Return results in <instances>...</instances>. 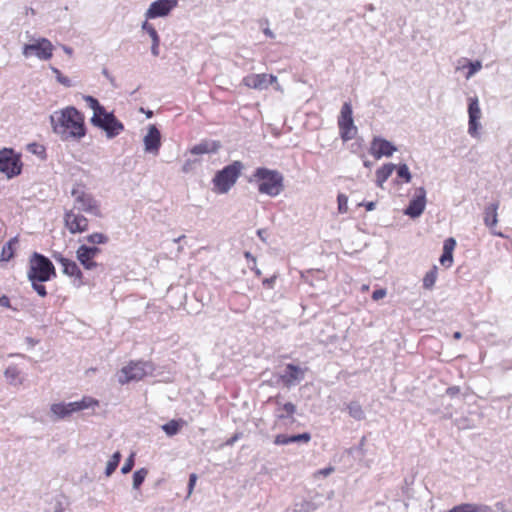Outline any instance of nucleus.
Instances as JSON below:
<instances>
[{"label":"nucleus","mask_w":512,"mask_h":512,"mask_svg":"<svg viewBox=\"0 0 512 512\" xmlns=\"http://www.w3.org/2000/svg\"><path fill=\"white\" fill-rule=\"evenodd\" d=\"M57 114L54 130L66 138L81 139L86 134L85 117L73 106L63 108Z\"/></svg>","instance_id":"obj_1"},{"label":"nucleus","mask_w":512,"mask_h":512,"mask_svg":"<svg viewBox=\"0 0 512 512\" xmlns=\"http://www.w3.org/2000/svg\"><path fill=\"white\" fill-rule=\"evenodd\" d=\"M83 98L93 110L91 123L105 131L108 138H114L124 130L123 123L116 118L113 112H107L96 98L90 95H86Z\"/></svg>","instance_id":"obj_2"},{"label":"nucleus","mask_w":512,"mask_h":512,"mask_svg":"<svg viewBox=\"0 0 512 512\" xmlns=\"http://www.w3.org/2000/svg\"><path fill=\"white\" fill-rule=\"evenodd\" d=\"M250 182L257 184V190L260 194L270 197L280 195L284 190V176L278 170L266 167H258L253 172Z\"/></svg>","instance_id":"obj_3"},{"label":"nucleus","mask_w":512,"mask_h":512,"mask_svg":"<svg viewBox=\"0 0 512 512\" xmlns=\"http://www.w3.org/2000/svg\"><path fill=\"white\" fill-rule=\"evenodd\" d=\"M243 164L240 161H234L218 171L213 180V190L217 194L227 193L237 182L241 175Z\"/></svg>","instance_id":"obj_4"},{"label":"nucleus","mask_w":512,"mask_h":512,"mask_svg":"<svg viewBox=\"0 0 512 512\" xmlns=\"http://www.w3.org/2000/svg\"><path fill=\"white\" fill-rule=\"evenodd\" d=\"M71 195L74 198L73 208L91 214L95 217H102L99 201L87 191L84 184L76 183L71 190Z\"/></svg>","instance_id":"obj_5"},{"label":"nucleus","mask_w":512,"mask_h":512,"mask_svg":"<svg viewBox=\"0 0 512 512\" xmlns=\"http://www.w3.org/2000/svg\"><path fill=\"white\" fill-rule=\"evenodd\" d=\"M27 277L29 280L49 281L56 277V270L49 258L35 252L29 259Z\"/></svg>","instance_id":"obj_6"},{"label":"nucleus","mask_w":512,"mask_h":512,"mask_svg":"<svg viewBox=\"0 0 512 512\" xmlns=\"http://www.w3.org/2000/svg\"><path fill=\"white\" fill-rule=\"evenodd\" d=\"M82 212L83 211L75 208L66 209L64 211V227L72 235L83 234L89 231L90 221Z\"/></svg>","instance_id":"obj_7"},{"label":"nucleus","mask_w":512,"mask_h":512,"mask_svg":"<svg viewBox=\"0 0 512 512\" xmlns=\"http://www.w3.org/2000/svg\"><path fill=\"white\" fill-rule=\"evenodd\" d=\"M22 162L20 154L11 148L0 150V172L8 178L18 176L22 171Z\"/></svg>","instance_id":"obj_8"},{"label":"nucleus","mask_w":512,"mask_h":512,"mask_svg":"<svg viewBox=\"0 0 512 512\" xmlns=\"http://www.w3.org/2000/svg\"><path fill=\"white\" fill-rule=\"evenodd\" d=\"M338 127L343 141L351 140L357 134V127L354 125L352 106L349 102L342 105L338 117Z\"/></svg>","instance_id":"obj_9"},{"label":"nucleus","mask_w":512,"mask_h":512,"mask_svg":"<svg viewBox=\"0 0 512 512\" xmlns=\"http://www.w3.org/2000/svg\"><path fill=\"white\" fill-rule=\"evenodd\" d=\"M148 362L145 361H130L124 366L118 375V382L121 385L127 384L131 381H140L147 375Z\"/></svg>","instance_id":"obj_10"},{"label":"nucleus","mask_w":512,"mask_h":512,"mask_svg":"<svg viewBox=\"0 0 512 512\" xmlns=\"http://www.w3.org/2000/svg\"><path fill=\"white\" fill-rule=\"evenodd\" d=\"M54 46L47 38H39L32 44H25L23 47V55L30 57L35 55L40 60H49L53 56Z\"/></svg>","instance_id":"obj_11"},{"label":"nucleus","mask_w":512,"mask_h":512,"mask_svg":"<svg viewBox=\"0 0 512 512\" xmlns=\"http://www.w3.org/2000/svg\"><path fill=\"white\" fill-rule=\"evenodd\" d=\"M101 253V249L97 246H88L81 244L76 250V258L86 270H94L98 267L95 258Z\"/></svg>","instance_id":"obj_12"},{"label":"nucleus","mask_w":512,"mask_h":512,"mask_svg":"<svg viewBox=\"0 0 512 512\" xmlns=\"http://www.w3.org/2000/svg\"><path fill=\"white\" fill-rule=\"evenodd\" d=\"M277 82V77L272 74H250L243 78L242 83L250 89L263 90Z\"/></svg>","instance_id":"obj_13"},{"label":"nucleus","mask_w":512,"mask_h":512,"mask_svg":"<svg viewBox=\"0 0 512 512\" xmlns=\"http://www.w3.org/2000/svg\"><path fill=\"white\" fill-rule=\"evenodd\" d=\"M177 0H157L151 3L145 13L146 19H154L157 17L167 16L176 6Z\"/></svg>","instance_id":"obj_14"},{"label":"nucleus","mask_w":512,"mask_h":512,"mask_svg":"<svg viewBox=\"0 0 512 512\" xmlns=\"http://www.w3.org/2000/svg\"><path fill=\"white\" fill-rule=\"evenodd\" d=\"M468 104V132L471 136H478V130L480 128L479 120L482 116L481 109L479 106V100L477 97H470Z\"/></svg>","instance_id":"obj_15"},{"label":"nucleus","mask_w":512,"mask_h":512,"mask_svg":"<svg viewBox=\"0 0 512 512\" xmlns=\"http://www.w3.org/2000/svg\"><path fill=\"white\" fill-rule=\"evenodd\" d=\"M397 148L388 140L381 137H374L370 143L369 153L375 158L390 157Z\"/></svg>","instance_id":"obj_16"},{"label":"nucleus","mask_w":512,"mask_h":512,"mask_svg":"<svg viewBox=\"0 0 512 512\" xmlns=\"http://www.w3.org/2000/svg\"><path fill=\"white\" fill-rule=\"evenodd\" d=\"M426 206V192L424 188H418L416 191V195L410 201L408 207L405 210V214L409 215L412 218L419 217Z\"/></svg>","instance_id":"obj_17"},{"label":"nucleus","mask_w":512,"mask_h":512,"mask_svg":"<svg viewBox=\"0 0 512 512\" xmlns=\"http://www.w3.org/2000/svg\"><path fill=\"white\" fill-rule=\"evenodd\" d=\"M145 150L158 154L161 146V134L156 126L151 125L148 129L147 135L144 137Z\"/></svg>","instance_id":"obj_18"},{"label":"nucleus","mask_w":512,"mask_h":512,"mask_svg":"<svg viewBox=\"0 0 512 512\" xmlns=\"http://www.w3.org/2000/svg\"><path fill=\"white\" fill-rule=\"evenodd\" d=\"M305 370L297 365L287 364L285 374L281 375L280 379L285 386L290 387L304 378Z\"/></svg>","instance_id":"obj_19"},{"label":"nucleus","mask_w":512,"mask_h":512,"mask_svg":"<svg viewBox=\"0 0 512 512\" xmlns=\"http://www.w3.org/2000/svg\"><path fill=\"white\" fill-rule=\"evenodd\" d=\"M58 263L62 266L63 273L74 277L75 279L81 281L83 278V273L77 263L69 258L60 256L56 258Z\"/></svg>","instance_id":"obj_20"},{"label":"nucleus","mask_w":512,"mask_h":512,"mask_svg":"<svg viewBox=\"0 0 512 512\" xmlns=\"http://www.w3.org/2000/svg\"><path fill=\"white\" fill-rule=\"evenodd\" d=\"M456 247V241L454 238L450 237L444 241L443 244V253L439 259L442 266L449 268L453 263V251Z\"/></svg>","instance_id":"obj_21"},{"label":"nucleus","mask_w":512,"mask_h":512,"mask_svg":"<svg viewBox=\"0 0 512 512\" xmlns=\"http://www.w3.org/2000/svg\"><path fill=\"white\" fill-rule=\"evenodd\" d=\"M220 148V143L217 141H202L190 149L191 154L200 155L207 153H214Z\"/></svg>","instance_id":"obj_22"},{"label":"nucleus","mask_w":512,"mask_h":512,"mask_svg":"<svg viewBox=\"0 0 512 512\" xmlns=\"http://www.w3.org/2000/svg\"><path fill=\"white\" fill-rule=\"evenodd\" d=\"M396 166L392 163L384 164L380 168L376 170V184L378 187L382 188L383 184L388 180V178L392 175Z\"/></svg>","instance_id":"obj_23"},{"label":"nucleus","mask_w":512,"mask_h":512,"mask_svg":"<svg viewBox=\"0 0 512 512\" xmlns=\"http://www.w3.org/2000/svg\"><path fill=\"white\" fill-rule=\"evenodd\" d=\"M497 210H498L497 203L491 204L485 209L484 223L486 224V226H488L490 228H493L494 226H496V224L498 222Z\"/></svg>","instance_id":"obj_24"},{"label":"nucleus","mask_w":512,"mask_h":512,"mask_svg":"<svg viewBox=\"0 0 512 512\" xmlns=\"http://www.w3.org/2000/svg\"><path fill=\"white\" fill-rule=\"evenodd\" d=\"M18 244V239L16 237L10 239L2 248L0 253V260L9 261L14 257L16 245Z\"/></svg>","instance_id":"obj_25"},{"label":"nucleus","mask_w":512,"mask_h":512,"mask_svg":"<svg viewBox=\"0 0 512 512\" xmlns=\"http://www.w3.org/2000/svg\"><path fill=\"white\" fill-rule=\"evenodd\" d=\"M85 240L92 246L105 245L109 242L108 235L102 232H93L85 237Z\"/></svg>","instance_id":"obj_26"},{"label":"nucleus","mask_w":512,"mask_h":512,"mask_svg":"<svg viewBox=\"0 0 512 512\" xmlns=\"http://www.w3.org/2000/svg\"><path fill=\"white\" fill-rule=\"evenodd\" d=\"M51 413L57 419H64L70 416L69 409L67 407V403H55L50 407Z\"/></svg>","instance_id":"obj_27"},{"label":"nucleus","mask_w":512,"mask_h":512,"mask_svg":"<svg viewBox=\"0 0 512 512\" xmlns=\"http://www.w3.org/2000/svg\"><path fill=\"white\" fill-rule=\"evenodd\" d=\"M183 425V420H170L162 426V429L168 436H174L180 431Z\"/></svg>","instance_id":"obj_28"},{"label":"nucleus","mask_w":512,"mask_h":512,"mask_svg":"<svg viewBox=\"0 0 512 512\" xmlns=\"http://www.w3.org/2000/svg\"><path fill=\"white\" fill-rule=\"evenodd\" d=\"M438 276V269L436 266H433L424 276L423 278V287L427 290H430L435 285Z\"/></svg>","instance_id":"obj_29"},{"label":"nucleus","mask_w":512,"mask_h":512,"mask_svg":"<svg viewBox=\"0 0 512 512\" xmlns=\"http://www.w3.org/2000/svg\"><path fill=\"white\" fill-rule=\"evenodd\" d=\"M347 410L352 418L356 420L364 419V411L362 409V406L357 401L350 402L347 405Z\"/></svg>","instance_id":"obj_30"},{"label":"nucleus","mask_w":512,"mask_h":512,"mask_svg":"<svg viewBox=\"0 0 512 512\" xmlns=\"http://www.w3.org/2000/svg\"><path fill=\"white\" fill-rule=\"evenodd\" d=\"M448 512H482V507L473 503H462L454 506Z\"/></svg>","instance_id":"obj_31"},{"label":"nucleus","mask_w":512,"mask_h":512,"mask_svg":"<svg viewBox=\"0 0 512 512\" xmlns=\"http://www.w3.org/2000/svg\"><path fill=\"white\" fill-rule=\"evenodd\" d=\"M121 460V453L119 451L115 452L110 460L107 463L105 474L106 476L112 475V473L116 470Z\"/></svg>","instance_id":"obj_32"},{"label":"nucleus","mask_w":512,"mask_h":512,"mask_svg":"<svg viewBox=\"0 0 512 512\" xmlns=\"http://www.w3.org/2000/svg\"><path fill=\"white\" fill-rule=\"evenodd\" d=\"M77 402L80 406L81 411L88 408L99 406V401L90 396H84L80 401Z\"/></svg>","instance_id":"obj_33"},{"label":"nucleus","mask_w":512,"mask_h":512,"mask_svg":"<svg viewBox=\"0 0 512 512\" xmlns=\"http://www.w3.org/2000/svg\"><path fill=\"white\" fill-rule=\"evenodd\" d=\"M27 150L30 153L39 156L40 158H45L46 149H45V147L42 144H38V143L28 144L27 145Z\"/></svg>","instance_id":"obj_34"},{"label":"nucleus","mask_w":512,"mask_h":512,"mask_svg":"<svg viewBox=\"0 0 512 512\" xmlns=\"http://www.w3.org/2000/svg\"><path fill=\"white\" fill-rule=\"evenodd\" d=\"M147 475V470L140 469L134 472L133 474V486L134 488H139L141 484L144 482L145 477Z\"/></svg>","instance_id":"obj_35"},{"label":"nucleus","mask_w":512,"mask_h":512,"mask_svg":"<svg viewBox=\"0 0 512 512\" xmlns=\"http://www.w3.org/2000/svg\"><path fill=\"white\" fill-rule=\"evenodd\" d=\"M398 177L403 179L406 183L411 181V174L406 164H402L397 169Z\"/></svg>","instance_id":"obj_36"},{"label":"nucleus","mask_w":512,"mask_h":512,"mask_svg":"<svg viewBox=\"0 0 512 512\" xmlns=\"http://www.w3.org/2000/svg\"><path fill=\"white\" fill-rule=\"evenodd\" d=\"M142 29L149 34V36L152 39V42H157L158 40H160L156 29L150 23H148L147 20L142 24Z\"/></svg>","instance_id":"obj_37"},{"label":"nucleus","mask_w":512,"mask_h":512,"mask_svg":"<svg viewBox=\"0 0 512 512\" xmlns=\"http://www.w3.org/2000/svg\"><path fill=\"white\" fill-rule=\"evenodd\" d=\"M31 282V285L33 289L37 292V294L41 297L47 296L46 287L43 285L44 281H38V280H29Z\"/></svg>","instance_id":"obj_38"},{"label":"nucleus","mask_w":512,"mask_h":512,"mask_svg":"<svg viewBox=\"0 0 512 512\" xmlns=\"http://www.w3.org/2000/svg\"><path fill=\"white\" fill-rule=\"evenodd\" d=\"M338 211L340 213H346L348 211V197L344 194H339L337 197Z\"/></svg>","instance_id":"obj_39"},{"label":"nucleus","mask_w":512,"mask_h":512,"mask_svg":"<svg viewBox=\"0 0 512 512\" xmlns=\"http://www.w3.org/2000/svg\"><path fill=\"white\" fill-rule=\"evenodd\" d=\"M282 410L284 414H280L279 418H284L285 416H292L296 412V406L291 402H287L283 404Z\"/></svg>","instance_id":"obj_40"},{"label":"nucleus","mask_w":512,"mask_h":512,"mask_svg":"<svg viewBox=\"0 0 512 512\" xmlns=\"http://www.w3.org/2000/svg\"><path fill=\"white\" fill-rule=\"evenodd\" d=\"M134 466V454L132 453L125 461L124 465L121 468V472L123 474L129 473Z\"/></svg>","instance_id":"obj_41"},{"label":"nucleus","mask_w":512,"mask_h":512,"mask_svg":"<svg viewBox=\"0 0 512 512\" xmlns=\"http://www.w3.org/2000/svg\"><path fill=\"white\" fill-rule=\"evenodd\" d=\"M311 439V435L309 433H302L298 435L290 436L291 443L293 442H304L308 443Z\"/></svg>","instance_id":"obj_42"},{"label":"nucleus","mask_w":512,"mask_h":512,"mask_svg":"<svg viewBox=\"0 0 512 512\" xmlns=\"http://www.w3.org/2000/svg\"><path fill=\"white\" fill-rule=\"evenodd\" d=\"M482 68L481 62H469V71L467 73V78L473 76L476 72H478Z\"/></svg>","instance_id":"obj_43"},{"label":"nucleus","mask_w":512,"mask_h":512,"mask_svg":"<svg viewBox=\"0 0 512 512\" xmlns=\"http://www.w3.org/2000/svg\"><path fill=\"white\" fill-rule=\"evenodd\" d=\"M274 443L276 445H287L291 443L290 436L285 434H278L274 438Z\"/></svg>","instance_id":"obj_44"},{"label":"nucleus","mask_w":512,"mask_h":512,"mask_svg":"<svg viewBox=\"0 0 512 512\" xmlns=\"http://www.w3.org/2000/svg\"><path fill=\"white\" fill-rule=\"evenodd\" d=\"M53 71H54V73H55V74H56V76H57V80H58L62 85L66 86V87H70V86H71V81H70V79H69L68 77L63 76V75L61 74V72H60L58 69H56V68H55V69H53Z\"/></svg>","instance_id":"obj_45"},{"label":"nucleus","mask_w":512,"mask_h":512,"mask_svg":"<svg viewBox=\"0 0 512 512\" xmlns=\"http://www.w3.org/2000/svg\"><path fill=\"white\" fill-rule=\"evenodd\" d=\"M197 482V475L195 473L190 474L188 483V495H191Z\"/></svg>","instance_id":"obj_46"},{"label":"nucleus","mask_w":512,"mask_h":512,"mask_svg":"<svg viewBox=\"0 0 512 512\" xmlns=\"http://www.w3.org/2000/svg\"><path fill=\"white\" fill-rule=\"evenodd\" d=\"M386 296V290L385 289H377L372 293V299L374 301H378Z\"/></svg>","instance_id":"obj_47"},{"label":"nucleus","mask_w":512,"mask_h":512,"mask_svg":"<svg viewBox=\"0 0 512 512\" xmlns=\"http://www.w3.org/2000/svg\"><path fill=\"white\" fill-rule=\"evenodd\" d=\"M333 471H334L333 467H327L324 469H320L314 474V477H318L320 475L326 477V476L330 475Z\"/></svg>","instance_id":"obj_48"},{"label":"nucleus","mask_w":512,"mask_h":512,"mask_svg":"<svg viewBox=\"0 0 512 512\" xmlns=\"http://www.w3.org/2000/svg\"><path fill=\"white\" fill-rule=\"evenodd\" d=\"M67 407H68V409H69V413H70V415H71L72 413H75V412H79V411H81L80 406H79V404H78V402H77V401L67 403Z\"/></svg>","instance_id":"obj_49"},{"label":"nucleus","mask_w":512,"mask_h":512,"mask_svg":"<svg viewBox=\"0 0 512 512\" xmlns=\"http://www.w3.org/2000/svg\"><path fill=\"white\" fill-rule=\"evenodd\" d=\"M0 306L5 308H11L10 299L6 295L0 297Z\"/></svg>","instance_id":"obj_50"},{"label":"nucleus","mask_w":512,"mask_h":512,"mask_svg":"<svg viewBox=\"0 0 512 512\" xmlns=\"http://www.w3.org/2000/svg\"><path fill=\"white\" fill-rule=\"evenodd\" d=\"M244 256L247 259L249 266L252 264L256 266V258L250 252H245Z\"/></svg>","instance_id":"obj_51"},{"label":"nucleus","mask_w":512,"mask_h":512,"mask_svg":"<svg viewBox=\"0 0 512 512\" xmlns=\"http://www.w3.org/2000/svg\"><path fill=\"white\" fill-rule=\"evenodd\" d=\"M159 45H160V40H158L157 42H155V41L152 42L151 52L154 56L159 55Z\"/></svg>","instance_id":"obj_52"},{"label":"nucleus","mask_w":512,"mask_h":512,"mask_svg":"<svg viewBox=\"0 0 512 512\" xmlns=\"http://www.w3.org/2000/svg\"><path fill=\"white\" fill-rule=\"evenodd\" d=\"M275 279H276V277H275V276H273V277H271V278H265V279L262 281V283H263V285H264L265 287L272 288V287H273V284H274V282H275Z\"/></svg>","instance_id":"obj_53"},{"label":"nucleus","mask_w":512,"mask_h":512,"mask_svg":"<svg viewBox=\"0 0 512 512\" xmlns=\"http://www.w3.org/2000/svg\"><path fill=\"white\" fill-rule=\"evenodd\" d=\"M365 207H366L367 211H372L375 208V203L368 202L367 204H365Z\"/></svg>","instance_id":"obj_54"},{"label":"nucleus","mask_w":512,"mask_h":512,"mask_svg":"<svg viewBox=\"0 0 512 512\" xmlns=\"http://www.w3.org/2000/svg\"><path fill=\"white\" fill-rule=\"evenodd\" d=\"M237 439H238V436H237V435H234L232 438H230V439L226 442V444H227V445H232V444H234V442H235Z\"/></svg>","instance_id":"obj_55"},{"label":"nucleus","mask_w":512,"mask_h":512,"mask_svg":"<svg viewBox=\"0 0 512 512\" xmlns=\"http://www.w3.org/2000/svg\"><path fill=\"white\" fill-rule=\"evenodd\" d=\"M264 34L270 38H274L273 32L268 28L264 30Z\"/></svg>","instance_id":"obj_56"},{"label":"nucleus","mask_w":512,"mask_h":512,"mask_svg":"<svg viewBox=\"0 0 512 512\" xmlns=\"http://www.w3.org/2000/svg\"><path fill=\"white\" fill-rule=\"evenodd\" d=\"M250 269H251V270H254V271H255V274H256L257 276H260V275H261V271H260L256 266H254L253 264H252V265H250Z\"/></svg>","instance_id":"obj_57"},{"label":"nucleus","mask_w":512,"mask_h":512,"mask_svg":"<svg viewBox=\"0 0 512 512\" xmlns=\"http://www.w3.org/2000/svg\"><path fill=\"white\" fill-rule=\"evenodd\" d=\"M461 337H462V334H461V332H459V331H457V332H455V333L453 334V338H454V339H456V340L461 339Z\"/></svg>","instance_id":"obj_58"},{"label":"nucleus","mask_w":512,"mask_h":512,"mask_svg":"<svg viewBox=\"0 0 512 512\" xmlns=\"http://www.w3.org/2000/svg\"><path fill=\"white\" fill-rule=\"evenodd\" d=\"M364 165H365L366 167H369V166H370V163H369L368 161H365V162H364Z\"/></svg>","instance_id":"obj_59"},{"label":"nucleus","mask_w":512,"mask_h":512,"mask_svg":"<svg viewBox=\"0 0 512 512\" xmlns=\"http://www.w3.org/2000/svg\"><path fill=\"white\" fill-rule=\"evenodd\" d=\"M364 291L368 290L369 287L367 285H364L363 288H362Z\"/></svg>","instance_id":"obj_60"},{"label":"nucleus","mask_w":512,"mask_h":512,"mask_svg":"<svg viewBox=\"0 0 512 512\" xmlns=\"http://www.w3.org/2000/svg\"><path fill=\"white\" fill-rule=\"evenodd\" d=\"M89 371H91V372H95V371H96V368H91V369L87 370V373H88Z\"/></svg>","instance_id":"obj_61"}]
</instances>
